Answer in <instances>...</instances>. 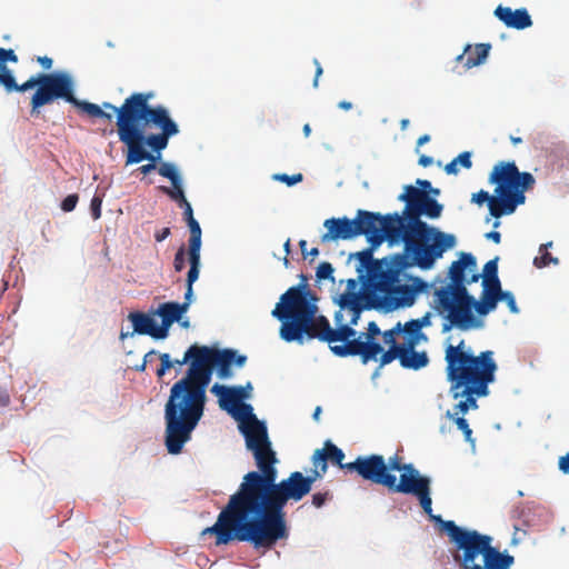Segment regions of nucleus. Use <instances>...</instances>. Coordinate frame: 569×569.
Returning <instances> with one entry per match:
<instances>
[{
  "label": "nucleus",
  "mask_w": 569,
  "mask_h": 569,
  "mask_svg": "<svg viewBox=\"0 0 569 569\" xmlns=\"http://www.w3.org/2000/svg\"><path fill=\"white\" fill-rule=\"evenodd\" d=\"M171 234V230L169 227H164L154 233V239L157 242H162Z\"/></svg>",
  "instance_id": "obj_51"
},
{
  "label": "nucleus",
  "mask_w": 569,
  "mask_h": 569,
  "mask_svg": "<svg viewBox=\"0 0 569 569\" xmlns=\"http://www.w3.org/2000/svg\"><path fill=\"white\" fill-rule=\"evenodd\" d=\"M0 83L6 88L8 92L19 91L24 92L29 89H23V83L18 84L11 71L7 67L0 69Z\"/></svg>",
  "instance_id": "obj_29"
},
{
  "label": "nucleus",
  "mask_w": 569,
  "mask_h": 569,
  "mask_svg": "<svg viewBox=\"0 0 569 569\" xmlns=\"http://www.w3.org/2000/svg\"><path fill=\"white\" fill-rule=\"evenodd\" d=\"M451 393L455 399L465 398V402L468 403V408H477L476 397H486L489 395V388L485 389V392H472L469 386H463L458 389L451 388Z\"/></svg>",
  "instance_id": "obj_27"
},
{
  "label": "nucleus",
  "mask_w": 569,
  "mask_h": 569,
  "mask_svg": "<svg viewBox=\"0 0 569 569\" xmlns=\"http://www.w3.org/2000/svg\"><path fill=\"white\" fill-rule=\"evenodd\" d=\"M430 141V136L429 134H423L421 137L418 138L417 140V149L416 151L418 152L419 151V147L429 142Z\"/></svg>",
  "instance_id": "obj_63"
},
{
  "label": "nucleus",
  "mask_w": 569,
  "mask_h": 569,
  "mask_svg": "<svg viewBox=\"0 0 569 569\" xmlns=\"http://www.w3.org/2000/svg\"><path fill=\"white\" fill-rule=\"evenodd\" d=\"M148 154H149V158H144L143 160H149L150 162L138 168V171H140L142 174H148L151 171L158 169V167L156 164L157 158L150 152H148Z\"/></svg>",
  "instance_id": "obj_46"
},
{
  "label": "nucleus",
  "mask_w": 569,
  "mask_h": 569,
  "mask_svg": "<svg viewBox=\"0 0 569 569\" xmlns=\"http://www.w3.org/2000/svg\"><path fill=\"white\" fill-rule=\"evenodd\" d=\"M184 267H186V248H184V246H181L174 254L173 268H174L176 272H181L184 269Z\"/></svg>",
  "instance_id": "obj_39"
},
{
  "label": "nucleus",
  "mask_w": 569,
  "mask_h": 569,
  "mask_svg": "<svg viewBox=\"0 0 569 569\" xmlns=\"http://www.w3.org/2000/svg\"><path fill=\"white\" fill-rule=\"evenodd\" d=\"M400 329L401 333L405 335V341L401 346H418L421 341L427 340V336L419 330L413 319L403 325L400 322Z\"/></svg>",
  "instance_id": "obj_26"
},
{
  "label": "nucleus",
  "mask_w": 569,
  "mask_h": 569,
  "mask_svg": "<svg viewBox=\"0 0 569 569\" xmlns=\"http://www.w3.org/2000/svg\"><path fill=\"white\" fill-rule=\"evenodd\" d=\"M258 438L254 440V460L259 471L243 476L217 521L201 532L202 536H214L216 546L240 541L250 543L256 550L272 549L279 540L289 536L284 512L287 502L300 501L311 491L315 481L327 472L318 466L309 476L293 471L287 479L277 482L276 452L264 430Z\"/></svg>",
  "instance_id": "obj_1"
},
{
  "label": "nucleus",
  "mask_w": 569,
  "mask_h": 569,
  "mask_svg": "<svg viewBox=\"0 0 569 569\" xmlns=\"http://www.w3.org/2000/svg\"><path fill=\"white\" fill-rule=\"evenodd\" d=\"M343 459L345 452L330 440H327L321 449L315 450L311 457V462L313 467L320 466L322 471L328 470V462L337 465L340 469L346 470Z\"/></svg>",
  "instance_id": "obj_20"
},
{
  "label": "nucleus",
  "mask_w": 569,
  "mask_h": 569,
  "mask_svg": "<svg viewBox=\"0 0 569 569\" xmlns=\"http://www.w3.org/2000/svg\"><path fill=\"white\" fill-rule=\"evenodd\" d=\"M190 230L189 249H188V261L190 264L189 277L191 281H197L200 273L201 258V228L199 222L193 219L187 222Z\"/></svg>",
  "instance_id": "obj_18"
},
{
  "label": "nucleus",
  "mask_w": 569,
  "mask_h": 569,
  "mask_svg": "<svg viewBox=\"0 0 569 569\" xmlns=\"http://www.w3.org/2000/svg\"><path fill=\"white\" fill-rule=\"evenodd\" d=\"M274 179L281 182H284L287 186L291 187L298 182H301L303 179L302 173H296L292 176H288L286 173H279L274 176Z\"/></svg>",
  "instance_id": "obj_40"
},
{
  "label": "nucleus",
  "mask_w": 569,
  "mask_h": 569,
  "mask_svg": "<svg viewBox=\"0 0 569 569\" xmlns=\"http://www.w3.org/2000/svg\"><path fill=\"white\" fill-rule=\"evenodd\" d=\"M172 188H168L161 186L159 189L167 196H169L173 201L179 203H184L187 201L183 190H182V181L178 180L176 183H171Z\"/></svg>",
  "instance_id": "obj_32"
},
{
  "label": "nucleus",
  "mask_w": 569,
  "mask_h": 569,
  "mask_svg": "<svg viewBox=\"0 0 569 569\" xmlns=\"http://www.w3.org/2000/svg\"><path fill=\"white\" fill-rule=\"evenodd\" d=\"M493 199H499V196H490L488 191L480 190L477 193L472 194V201L477 204H483L485 202L488 203L490 216L499 219L500 217L505 214H511V210H508L502 204H495Z\"/></svg>",
  "instance_id": "obj_25"
},
{
  "label": "nucleus",
  "mask_w": 569,
  "mask_h": 569,
  "mask_svg": "<svg viewBox=\"0 0 569 569\" xmlns=\"http://www.w3.org/2000/svg\"><path fill=\"white\" fill-rule=\"evenodd\" d=\"M210 392L218 397V403L222 410L247 421V423L241 428V431L244 436L248 450H250L256 458L257 449L254 448V440L258 439L257 437L260 436L262 430H264L266 436H268V432L264 423L259 421L252 413V407L243 402L242 390L240 388L214 383L211 387Z\"/></svg>",
  "instance_id": "obj_13"
},
{
  "label": "nucleus",
  "mask_w": 569,
  "mask_h": 569,
  "mask_svg": "<svg viewBox=\"0 0 569 569\" xmlns=\"http://www.w3.org/2000/svg\"><path fill=\"white\" fill-rule=\"evenodd\" d=\"M246 356H238L236 350H219L197 343L190 346L182 359L174 365H189L180 380L170 389L164 405V443L171 455H179L190 441L191 435L203 417L207 402V388L211 381L214 367L222 379L232 375L231 365L242 367Z\"/></svg>",
  "instance_id": "obj_2"
},
{
  "label": "nucleus",
  "mask_w": 569,
  "mask_h": 569,
  "mask_svg": "<svg viewBox=\"0 0 569 569\" xmlns=\"http://www.w3.org/2000/svg\"><path fill=\"white\" fill-rule=\"evenodd\" d=\"M178 206L183 209V219L186 222L194 219L192 207L188 200L184 203H179Z\"/></svg>",
  "instance_id": "obj_49"
},
{
  "label": "nucleus",
  "mask_w": 569,
  "mask_h": 569,
  "mask_svg": "<svg viewBox=\"0 0 569 569\" xmlns=\"http://www.w3.org/2000/svg\"><path fill=\"white\" fill-rule=\"evenodd\" d=\"M152 356H156L154 350H151L148 353H146L144 358H143V362L137 368V370H139V371L146 370L147 361H148L149 357H152Z\"/></svg>",
  "instance_id": "obj_61"
},
{
  "label": "nucleus",
  "mask_w": 569,
  "mask_h": 569,
  "mask_svg": "<svg viewBox=\"0 0 569 569\" xmlns=\"http://www.w3.org/2000/svg\"><path fill=\"white\" fill-rule=\"evenodd\" d=\"M380 355L379 368H382L389 363H391L395 359H399L401 357V346L389 347L387 351H383Z\"/></svg>",
  "instance_id": "obj_35"
},
{
  "label": "nucleus",
  "mask_w": 569,
  "mask_h": 569,
  "mask_svg": "<svg viewBox=\"0 0 569 569\" xmlns=\"http://www.w3.org/2000/svg\"><path fill=\"white\" fill-rule=\"evenodd\" d=\"M315 300L306 286L291 287L280 297L271 315L282 322L280 337L284 341L302 343L305 336L329 345L340 341L343 343L330 346L336 356H359L365 365L377 360L382 346L376 341L381 330L375 321L368 323L367 332L356 338L353 325H340L333 329L325 316H317Z\"/></svg>",
  "instance_id": "obj_3"
},
{
  "label": "nucleus",
  "mask_w": 569,
  "mask_h": 569,
  "mask_svg": "<svg viewBox=\"0 0 569 569\" xmlns=\"http://www.w3.org/2000/svg\"><path fill=\"white\" fill-rule=\"evenodd\" d=\"M346 470L356 472L363 480L387 487L392 482L386 460L380 455L359 456L352 462H346Z\"/></svg>",
  "instance_id": "obj_15"
},
{
  "label": "nucleus",
  "mask_w": 569,
  "mask_h": 569,
  "mask_svg": "<svg viewBox=\"0 0 569 569\" xmlns=\"http://www.w3.org/2000/svg\"><path fill=\"white\" fill-rule=\"evenodd\" d=\"M329 499H331L329 491L316 492L312 495V505L316 508H321Z\"/></svg>",
  "instance_id": "obj_44"
},
{
  "label": "nucleus",
  "mask_w": 569,
  "mask_h": 569,
  "mask_svg": "<svg viewBox=\"0 0 569 569\" xmlns=\"http://www.w3.org/2000/svg\"><path fill=\"white\" fill-rule=\"evenodd\" d=\"M37 87L31 98V114H38L41 107L51 104L56 100L71 103L90 118H101L112 121V114L104 113L99 104L79 100L74 97V82L67 72L38 73L23 82V89Z\"/></svg>",
  "instance_id": "obj_11"
},
{
  "label": "nucleus",
  "mask_w": 569,
  "mask_h": 569,
  "mask_svg": "<svg viewBox=\"0 0 569 569\" xmlns=\"http://www.w3.org/2000/svg\"><path fill=\"white\" fill-rule=\"evenodd\" d=\"M159 359L161 361V367L164 368L167 371L170 370L171 368H173L174 366V362L171 360L170 358V355L169 353H161L159 356Z\"/></svg>",
  "instance_id": "obj_50"
},
{
  "label": "nucleus",
  "mask_w": 569,
  "mask_h": 569,
  "mask_svg": "<svg viewBox=\"0 0 569 569\" xmlns=\"http://www.w3.org/2000/svg\"><path fill=\"white\" fill-rule=\"evenodd\" d=\"M500 301H505L510 310V312L512 313H518L519 312V309L517 307V303H516V299L512 295V292L510 291H505L501 296V300Z\"/></svg>",
  "instance_id": "obj_45"
},
{
  "label": "nucleus",
  "mask_w": 569,
  "mask_h": 569,
  "mask_svg": "<svg viewBox=\"0 0 569 569\" xmlns=\"http://www.w3.org/2000/svg\"><path fill=\"white\" fill-rule=\"evenodd\" d=\"M158 172L160 176L167 178L170 180L171 183H176L178 180L181 179L177 167L173 163L170 162H161L158 166Z\"/></svg>",
  "instance_id": "obj_34"
},
{
  "label": "nucleus",
  "mask_w": 569,
  "mask_h": 569,
  "mask_svg": "<svg viewBox=\"0 0 569 569\" xmlns=\"http://www.w3.org/2000/svg\"><path fill=\"white\" fill-rule=\"evenodd\" d=\"M413 321L416 322L419 330L422 331L423 327H428L431 323L430 322V313H426L423 317H421L419 319H413Z\"/></svg>",
  "instance_id": "obj_52"
},
{
  "label": "nucleus",
  "mask_w": 569,
  "mask_h": 569,
  "mask_svg": "<svg viewBox=\"0 0 569 569\" xmlns=\"http://www.w3.org/2000/svg\"><path fill=\"white\" fill-rule=\"evenodd\" d=\"M400 242H403L405 251L391 256L389 270L366 297L373 308L392 311L400 307H411L426 282L419 277H410L411 284L401 283L407 278L406 269L413 266L430 269L445 251L455 247L456 238L453 234L439 233L435 243L413 239H401Z\"/></svg>",
  "instance_id": "obj_5"
},
{
  "label": "nucleus",
  "mask_w": 569,
  "mask_h": 569,
  "mask_svg": "<svg viewBox=\"0 0 569 569\" xmlns=\"http://www.w3.org/2000/svg\"><path fill=\"white\" fill-rule=\"evenodd\" d=\"M469 410L468 403L461 400L458 405L455 406V415L462 413L465 415Z\"/></svg>",
  "instance_id": "obj_56"
},
{
  "label": "nucleus",
  "mask_w": 569,
  "mask_h": 569,
  "mask_svg": "<svg viewBox=\"0 0 569 569\" xmlns=\"http://www.w3.org/2000/svg\"><path fill=\"white\" fill-rule=\"evenodd\" d=\"M78 200H79V197L77 193L67 196L61 202V209L64 212H71L76 208Z\"/></svg>",
  "instance_id": "obj_42"
},
{
  "label": "nucleus",
  "mask_w": 569,
  "mask_h": 569,
  "mask_svg": "<svg viewBox=\"0 0 569 569\" xmlns=\"http://www.w3.org/2000/svg\"><path fill=\"white\" fill-rule=\"evenodd\" d=\"M416 184L406 186L405 192L398 197L399 201L406 203L402 214L389 213L387 219L391 221L392 226L400 233L401 239H413L418 241L435 243L442 231L428 226L421 220L425 216L430 219H437L441 216L442 204L435 198L430 197L429 190H432L431 182L428 180L417 179Z\"/></svg>",
  "instance_id": "obj_7"
},
{
  "label": "nucleus",
  "mask_w": 569,
  "mask_h": 569,
  "mask_svg": "<svg viewBox=\"0 0 569 569\" xmlns=\"http://www.w3.org/2000/svg\"><path fill=\"white\" fill-rule=\"evenodd\" d=\"M323 226L327 232L321 236L322 242L349 240L358 236H366L368 242L379 247L385 240L390 246L400 243V233L395 229L386 216L367 210H358L355 219L347 217L329 218Z\"/></svg>",
  "instance_id": "obj_10"
},
{
  "label": "nucleus",
  "mask_w": 569,
  "mask_h": 569,
  "mask_svg": "<svg viewBox=\"0 0 569 569\" xmlns=\"http://www.w3.org/2000/svg\"><path fill=\"white\" fill-rule=\"evenodd\" d=\"M416 497L419 499L420 506L423 509V511L433 521L439 522L441 525V521H443L441 519V517L432 515V507H431L432 500H431V497H430V486H427L425 489H422L419 493L416 495Z\"/></svg>",
  "instance_id": "obj_31"
},
{
  "label": "nucleus",
  "mask_w": 569,
  "mask_h": 569,
  "mask_svg": "<svg viewBox=\"0 0 569 569\" xmlns=\"http://www.w3.org/2000/svg\"><path fill=\"white\" fill-rule=\"evenodd\" d=\"M490 50V44L479 43L475 47L467 46L463 53L458 57V60L463 62L467 68L479 66L485 61Z\"/></svg>",
  "instance_id": "obj_24"
},
{
  "label": "nucleus",
  "mask_w": 569,
  "mask_h": 569,
  "mask_svg": "<svg viewBox=\"0 0 569 569\" xmlns=\"http://www.w3.org/2000/svg\"><path fill=\"white\" fill-rule=\"evenodd\" d=\"M196 281H191L189 273L187 274L186 279V293H184V301L182 303L179 302H164L161 303L156 313L161 317L162 325L160 326L161 329H164L166 337L168 336L169 328L174 323L180 321L183 313L188 310L192 296H193V289L192 286Z\"/></svg>",
  "instance_id": "obj_17"
},
{
  "label": "nucleus",
  "mask_w": 569,
  "mask_h": 569,
  "mask_svg": "<svg viewBox=\"0 0 569 569\" xmlns=\"http://www.w3.org/2000/svg\"><path fill=\"white\" fill-rule=\"evenodd\" d=\"M493 355V351L486 350L476 356L465 340H460L457 346L448 345L445 360L452 389L469 386L472 392H485L495 381L498 369Z\"/></svg>",
  "instance_id": "obj_9"
},
{
  "label": "nucleus",
  "mask_w": 569,
  "mask_h": 569,
  "mask_svg": "<svg viewBox=\"0 0 569 569\" xmlns=\"http://www.w3.org/2000/svg\"><path fill=\"white\" fill-rule=\"evenodd\" d=\"M489 182L496 184L495 204H502L513 213L518 206L526 201L525 192L535 186V178L530 172H520L515 162L500 161L493 166Z\"/></svg>",
  "instance_id": "obj_12"
},
{
  "label": "nucleus",
  "mask_w": 569,
  "mask_h": 569,
  "mask_svg": "<svg viewBox=\"0 0 569 569\" xmlns=\"http://www.w3.org/2000/svg\"><path fill=\"white\" fill-rule=\"evenodd\" d=\"M128 318L132 322L136 333L148 335L154 339L166 338L164 329H161L160 326H157L150 316L143 312H131Z\"/></svg>",
  "instance_id": "obj_22"
},
{
  "label": "nucleus",
  "mask_w": 569,
  "mask_h": 569,
  "mask_svg": "<svg viewBox=\"0 0 569 569\" xmlns=\"http://www.w3.org/2000/svg\"><path fill=\"white\" fill-rule=\"evenodd\" d=\"M432 158L426 154H421L418 160V163L422 167H429L430 164H432Z\"/></svg>",
  "instance_id": "obj_58"
},
{
  "label": "nucleus",
  "mask_w": 569,
  "mask_h": 569,
  "mask_svg": "<svg viewBox=\"0 0 569 569\" xmlns=\"http://www.w3.org/2000/svg\"><path fill=\"white\" fill-rule=\"evenodd\" d=\"M340 311L336 313L335 320L340 325H357L361 312L367 308H373L369 305L365 292L345 291L338 300Z\"/></svg>",
  "instance_id": "obj_16"
},
{
  "label": "nucleus",
  "mask_w": 569,
  "mask_h": 569,
  "mask_svg": "<svg viewBox=\"0 0 569 569\" xmlns=\"http://www.w3.org/2000/svg\"><path fill=\"white\" fill-rule=\"evenodd\" d=\"M357 288V280L349 279L347 282V290L346 291H355Z\"/></svg>",
  "instance_id": "obj_64"
},
{
  "label": "nucleus",
  "mask_w": 569,
  "mask_h": 569,
  "mask_svg": "<svg viewBox=\"0 0 569 569\" xmlns=\"http://www.w3.org/2000/svg\"><path fill=\"white\" fill-rule=\"evenodd\" d=\"M392 482L387 483V489L391 492H400L406 495H417L427 486H430V480L420 473H401L399 482L397 477L390 473Z\"/></svg>",
  "instance_id": "obj_19"
},
{
  "label": "nucleus",
  "mask_w": 569,
  "mask_h": 569,
  "mask_svg": "<svg viewBox=\"0 0 569 569\" xmlns=\"http://www.w3.org/2000/svg\"><path fill=\"white\" fill-rule=\"evenodd\" d=\"M152 91L133 92L120 107L110 102L99 106L104 113L111 110L117 114L119 140L127 146L126 164L139 163L149 158L144 147L160 153L167 148L169 138L179 132L178 124L171 119L162 104L151 106Z\"/></svg>",
  "instance_id": "obj_4"
},
{
  "label": "nucleus",
  "mask_w": 569,
  "mask_h": 569,
  "mask_svg": "<svg viewBox=\"0 0 569 569\" xmlns=\"http://www.w3.org/2000/svg\"><path fill=\"white\" fill-rule=\"evenodd\" d=\"M17 60L18 59H17V56L14 54L13 50H11V49L6 50V49L0 48V69L2 67H4L3 64L7 61L16 62Z\"/></svg>",
  "instance_id": "obj_47"
},
{
  "label": "nucleus",
  "mask_w": 569,
  "mask_h": 569,
  "mask_svg": "<svg viewBox=\"0 0 569 569\" xmlns=\"http://www.w3.org/2000/svg\"><path fill=\"white\" fill-rule=\"evenodd\" d=\"M313 63L316 66V76H315V80H313V87L317 88L319 77L322 74L323 70H322L320 62L317 59L313 60Z\"/></svg>",
  "instance_id": "obj_54"
},
{
  "label": "nucleus",
  "mask_w": 569,
  "mask_h": 569,
  "mask_svg": "<svg viewBox=\"0 0 569 569\" xmlns=\"http://www.w3.org/2000/svg\"><path fill=\"white\" fill-rule=\"evenodd\" d=\"M378 247L370 244L369 248L351 253L349 259H357L358 264L356 270L359 274V279L363 280L365 297L373 289L377 282L386 274L391 263V257L383 259H373V251Z\"/></svg>",
  "instance_id": "obj_14"
},
{
  "label": "nucleus",
  "mask_w": 569,
  "mask_h": 569,
  "mask_svg": "<svg viewBox=\"0 0 569 569\" xmlns=\"http://www.w3.org/2000/svg\"><path fill=\"white\" fill-rule=\"evenodd\" d=\"M333 268L329 262H321L317 268L316 277L318 280H327L330 279L333 281Z\"/></svg>",
  "instance_id": "obj_38"
},
{
  "label": "nucleus",
  "mask_w": 569,
  "mask_h": 569,
  "mask_svg": "<svg viewBox=\"0 0 569 569\" xmlns=\"http://www.w3.org/2000/svg\"><path fill=\"white\" fill-rule=\"evenodd\" d=\"M402 473H418L419 471L411 463H402V468H400Z\"/></svg>",
  "instance_id": "obj_60"
},
{
  "label": "nucleus",
  "mask_w": 569,
  "mask_h": 569,
  "mask_svg": "<svg viewBox=\"0 0 569 569\" xmlns=\"http://www.w3.org/2000/svg\"><path fill=\"white\" fill-rule=\"evenodd\" d=\"M388 471H400V468H402L401 459L395 455L393 457H390L388 461H386Z\"/></svg>",
  "instance_id": "obj_48"
},
{
  "label": "nucleus",
  "mask_w": 569,
  "mask_h": 569,
  "mask_svg": "<svg viewBox=\"0 0 569 569\" xmlns=\"http://www.w3.org/2000/svg\"><path fill=\"white\" fill-rule=\"evenodd\" d=\"M498 260H499V258L496 257V258L489 260L485 264L483 273L480 274L481 276L480 278H482V280L483 279H496V278H499L498 277Z\"/></svg>",
  "instance_id": "obj_37"
},
{
  "label": "nucleus",
  "mask_w": 569,
  "mask_h": 569,
  "mask_svg": "<svg viewBox=\"0 0 569 569\" xmlns=\"http://www.w3.org/2000/svg\"><path fill=\"white\" fill-rule=\"evenodd\" d=\"M102 197L99 194L93 196L90 202L91 216L94 220L101 217Z\"/></svg>",
  "instance_id": "obj_41"
},
{
  "label": "nucleus",
  "mask_w": 569,
  "mask_h": 569,
  "mask_svg": "<svg viewBox=\"0 0 569 569\" xmlns=\"http://www.w3.org/2000/svg\"><path fill=\"white\" fill-rule=\"evenodd\" d=\"M448 276L450 282L436 289L433 296L435 310L446 320L442 331L447 332L452 328L467 331L482 327V321L473 315V311L479 316H486L496 309L501 299L481 293L480 300L477 301L468 292L467 284L478 282L481 277L477 272L475 256L461 252L459 259L452 261Z\"/></svg>",
  "instance_id": "obj_6"
},
{
  "label": "nucleus",
  "mask_w": 569,
  "mask_h": 569,
  "mask_svg": "<svg viewBox=\"0 0 569 569\" xmlns=\"http://www.w3.org/2000/svg\"><path fill=\"white\" fill-rule=\"evenodd\" d=\"M417 346H401L400 365L405 369L419 370L429 363L426 351H416Z\"/></svg>",
  "instance_id": "obj_23"
},
{
  "label": "nucleus",
  "mask_w": 569,
  "mask_h": 569,
  "mask_svg": "<svg viewBox=\"0 0 569 569\" xmlns=\"http://www.w3.org/2000/svg\"><path fill=\"white\" fill-rule=\"evenodd\" d=\"M9 402H10L9 393L7 392V390L0 388V407H4V406L9 405Z\"/></svg>",
  "instance_id": "obj_57"
},
{
  "label": "nucleus",
  "mask_w": 569,
  "mask_h": 569,
  "mask_svg": "<svg viewBox=\"0 0 569 569\" xmlns=\"http://www.w3.org/2000/svg\"><path fill=\"white\" fill-rule=\"evenodd\" d=\"M486 237L490 240H492L495 243H500L501 241V234L498 231H490L486 234Z\"/></svg>",
  "instance_id": "obj_59"
},
{
  "label": "nucleus",
  "mask_w": 569,
  "mask_h": 569,
  "mask_svg": "<svg viewBox=\"0 0 569 569\" xmlns=\"http://www.w3.org/2000/svg\"><path fill=\"white\" fill-rule=\"evenodd\" d=\"M505 291L501 289V282L499 278L496 279H483L482 280V292L488 296L492 297H499L501 299V296Z\"/></svg>",
  "instance_id": "obj_33"
},
{
  "label": "nucleus",
  "mask_w": 569,
  "mask_h": 569,
  "mask_svg": "<svg viewBox=\"0 0 569 569\" xmlns=\"http://www.w3.org/2000/svg\"><path fill=\"white\" fill-rule=\"evenodd\" d=\"M559 469L565 473L569 475V453L560 457L559 459Z\"/></svg>",
  "instance_id": "obj_53"
},
{
  "label": "nucleus",
  "mask_w": 569,
  "mask_h": 569,
  "mask_svg": "<svg viewBox=\"0 0 569 569\" xmlns=\"http://www.w3.org/2000/svg\"><path fill=\"white\" fill-rule=\"evenodd\" d=\"M495 16L508 28L522 30L532 26V19L526 8L512 10L510 7L498 6Z\"/></svg>",
  "instance_id": "obj_21"
},
{
  "label": "nucleus",
  "mask_w": 569,
  "mask_h": 569,
  "mask_svg": "<svg viewBox=\"0 0 569 569\" xmlns=\"http://www.w3.org/2000/svg\"><path fill=\"white\" fill-rule=\"evenodd\" d=\"M401 333L400 322H397L391 329L381 332L383 342L389 347L401 346L397 342V337Z\"/></svg>",
  "instance_id": "obj_36"
},
{
  "label": "nucleus",
  "mask_w": 569,
  "mask_h": 569,
  "mask_svg": "<svg viewBox=\"0 0 569 569\" xmlns=\"http://www.w3.org/2000/svg\"><path fill=\"white\" fill-rule=\"evenodd\" d=\"M234 388H240L242 390L243 400L250 397V391L252 390V386L250 382H248L246 387L236 386Z\"/></svg>",
  "instance_id": "obj_62"
},
{
  "label": "nucleus",
  "mask_w": 569,
  "mask_h": 569,
  "mask_svg": "<svg viewBox=\"0 0 569 569\" xmlns=\"http://www.w3.org/2000/svg\"><path fill=\"white\" fill-rule=\"evenodd\" d=\"M552 246V242L549 241L547 243H543L540 246L539 248V252H540V256L539 257H536L533 259V264L535 267L537 268H545L549 264H558L559 263V259L556 258V257H552L547 250L548 248H550Z\"/></svg>",
  "instance_id": "obj_30"
},
{
  "label": "nucleus",
  "mask_w": 569,
  "mask_h": 569,
  "mask_svg": "<svg viewBox=\"0 0 569 569\" xmlns=\"http://www.w3.org/2000/svg\"><path fill=\"white\" fill-rule=\"evenodd\" d=\"M458 164H460L465 169H470L472 167L471 152L463 151L458 157L452 159L449 163H447L445 167L446 173L457 174L459 172Z\"/></svg>",
  "instance_id": "obj_28"
},
{
  "label": "nucleus",
  "mask_w": 569,
  "mask_h": 569,
  "mask_svg": "<svg viewBox=\"0 0 569 569\" xmlns=\"http://www.w3.org/2000/svg\"><path fill=\"white\" fill-rule=\"evenodd\" d=\"M37 61L42 66L43 69L49 70L52 67V59L43 56L38 57Z\"/></svg>",
  "instance_id": "obj_55"
},
{
  "label": "nucleus",
  "mask_w": 569,
  "mask_h": 569,
  "mask_svg": "<svg viewBox=\"0 0 569 569\" xmlns=\"http://www.w3.org/2000/svg\"><path fill=\"white\" fill-rule=\"evenodd\" d=\"M455 422H456L458 429H460L463 432L465 439L467 441H472V438H471L472 430L470 429L468 421L462 417H458V418H456Z\"/></svg>",
  "instance_id": "obj_43"
},
{
  "label": "nucleus",
  "mask_w": 569,
  "mask_h": 569,
  "mask_svg": "<svg viewBox=\"0 0 569 569\" xmlns=\"http://www.w3.org/2000/svg\"><path fill=\"white\" fill-rule=\"evenodd\" d=\"M441 528L455 545L453 559L460 569H509L513 556L501 552L492 546V537L456 525L455 521H441Z\"/></svg>",
  "instance_id": "obj_8"
}]
</instances>
